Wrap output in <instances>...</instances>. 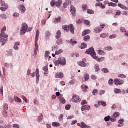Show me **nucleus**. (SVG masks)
Returning a JSON list of instances; mask_svg holds the SVG:
<instances>
[{"label":"nucleus","instance_id":"aec40b11","mask_svg":"<svg viewBox=\"0 0 128 128\" xmlns=\"http://www.w3.org/2000/svg\"><path fill=\"white\" fill-rule=\"evenodd\" d=\"M90 32V30H85L84 32L82 33V36H86V34H88Z\"/></svg>","mask_w":128,"mask_h":128},{"label":"nucleus","instance_id":"bb28decb","mask_svg":"<svg viewBox=\"0 0 128 128\" xmlns=\"http://www.w3.org/2000/svg\"><path fill=\"white\" fill-rule=\"evenodd\" d=\"M113 118H118L120 116V113L119 112H115L113 114Z\"/></svg>","mask_w":128,"mask_h":128},{"label":"nucleus","instance_id":"a211bd4d","mask_svg":"<svg viewBox=\"0 0 128 128\" xmlns=\"http://www.w3.org/2000/svg\"><path fill=\"white\" fill-rule=\"evenodd\" d=\"M62 4V0L57 1L56 2V6L58 8H60Z\"/></svg>","mask_w":128,"mask_h":128},{"label":"nucleus","instance_id":"680f3d73","mask_svg":"<svg viewBox=\"0 0 128 128\" xmlns=\"http://www.w3.org/2000/svg\"><path fill=\"white\" fill-rule=\"evenodd\" d=\"M38 42L36 40V44H35V48L36 50H38Z\"/></svg>","mask_w":128,"mask_h":128},{"label":"nucleus","instance_id":"0e129e2a","mask_svg":"<svg viewBox=\"0 0 128 128\" xmlns=\"http://www.w3.org/2000/svg\"><path fill=\"white\" fill-rule=\"evenodd\" d=\"M91 78L93 80H96L97 78V77L96 75H92L91 76Z\"/></svg>","mask_w":128,"mask_h":128},{"label":"nucleus","instance_id":"c85d7f7f","mask_svg":"<svg viewBox=\"0 0 128 128\" xmlns=\"http://www.w3.org/2000/svg\"><path fill=\"white\" fill-rule=\"evenodd\" d=\"M56 44L58 46H60V44H62V39L60 38V39H58V40L56 41Z\"/></svg>","mask_w":128,"mask_h":128},{"label":"nucleus","instance_id":"3c124183","mask_svg":"<svg viewBox=\"0 0 128 128\" xmlns=\"http://www.w3.org/2000/svg\"><path fill=\"white\" fill-rule=\"evenodd\" d=\"M84 24H87V26H90V22L88 20H84Z\"/></svg>","mask_w":128,"mask_h":128},{"label":"nucleus","instance_id":"37998d69","mask_svg":"<svg viewBox=\"0 0 128 128\" xmlns=\"http://www.w3.org/2000/svg\"><path fill=\"white\" fill-rule=\"evenodd\" d=\"M87 12L90 14H94V11L90 10H87Z\"/></svg>","mask_w":128,"mask_h":128},{"label":"nucleus","instance_id":"5fc2aeb1","mask_svg":"<svg viewBox=\"0 0 128 128\" xmlns=\"http://www.w3.org/2000/svg\"><path fill=\"white\" fill-rule=\"evenodd\" d=\"M98 90H94L92 92V94H94V96H96V94H98Z\"/></svg>","mask_w":128,"mask_h":128},{"label":"nucleus","instance_id":"423d86ee","mask_svg":"<svg viewBox=\"0 0 128 128\" xmlns=\"http://www.w3.org/2000/svg\"><path fill=\"white\" fill-rule=\"evenodd\" d=\"M72 102H75L76 104H78V102H82V100L80 97L78 96H73V98H72Z\"/></svg>","mask_w":128,"mask_h":128},{"label":"nucleus","instance_id":"603ef678","mask_svg":"<svg viewBox=\"0 0 128 128\" xmlns=\"http://www.w3.org/2000/svg\"><path fill=\"white\" fill-rule=\"evenodd\" d=\"M84 107L86 110H90V106H84Z\"/></svg>","mask_w":128,"mask_h":128},{"label":"nucleus","instance_id":"b1692460","mask_svg":"<svg viewBox=\"0 0 128 128\" xmlns=\"http://www.w3.org/2000/svg\"><path fill=\"white\" fill-rule=\"evenodd\" d=\"M40 36V30H38L36 32V40L38 42V37Z\"/></svg>","mask_w":128,"mask_h":128},{"label":"nucleus","instance_id":"ddd939ff","mask_svg":"<svg viewBox=\"0 0 128 128\" xmlns=\"http://www.w3.org/2000/svg\"><path fill=\"white\" fill-rule=\"evenodd\" d=\"M62 17L59 16L54 20V22L55 24H60V22H62Z\"/></svg>","mask_w":128,"mask_h":128},{"label":"nucleus","instance_id":"412c9836","mask_svg":"<svg viewBox=\"0 0 128 128\" xmlns=\"http://www.w3.org/2000/svg\"><path fill=\"white\" fill-rule=\"evenodd\" d=\"M84 78L86 82H88L90 80V74L87 73L84 74Z\"/></svg>","mask_w":128,"mask_h":128},{"label":"nucleus","instance_id":"c756f323","mask_svg":"<svg viewBox=\"0 0 128 128\" xmlns=\"http://www.w3.org/2000/svg\"><path fill=\"white\" fill-rule=\"evenodd\" d=\"M50 52L48 51H46L45 52V59L46 60H48V56H50Z\"/></svg>","mask_w":128,"mask_h":128},{"label":"nucleus","instance_id":"338daca9","mask_svg":"<svg viewBox=\"0 0 128 128\" xmlns=\"http://www.w3.org/2000/svg\"><path fill=\"white\" fill-rule=\"evenodd\" d=\"M116 34H112V36H110V40H112V38H116Z\"/></svg>","mask_w":128,"mask_h":128},{"label":"nucleus","instance_id":"bf43d9fd","mask_svg":"<svg viewBox=\"0 0 128 128\" xmlns=\"http://www.w3.org/2000/svg\"><path fill=\"white\" fill-rule=\"evenodd\" d=\"M13 16H14V18H18V16H20V14H18V13H14L13 14Z\"/></svg>","mask_w":128,"mask_h":128},{"label":"nucleus","instance_id":"052dcab7","mask_svg":"<svg viewBox=\"0 0 128 128\" xmlns=\"http://www.w3.org/2000/svg\"><path fill=\"white\" fill-rule=\"evenodd\" d=\"M112 13V10H107V12H106V14H110Z\"/></svg>","mask_w":128,"mask_h":128},{"label":"nucleus","instance_id":"69168bd1","mask_svg":"<svg viewBox=\"0 0 128 128\" xmlns=\"http://www.w3.org/2000/svg\"><path fill=\"white\" fill-rule=\"evenodd\" d=\"M124 122V119H121L118 121V124H122Z\"/></svg>","mask_w":128,"mask_h":128},{"label":"nucleus","instance_id":"c9c22d12","mask_svg":"<svg viewBox=\"0 0 128 128\" xmlns=\"http://www.w3.org/2000/svg\"><path fill=\"white\" fill-rule=\"evenodd\" d=\"M108 6H112L114 8L116 6V4L114 3V2H110L108 4Z\"/></svg>","mask_w":128,"mask_h":128},{"label":"nucleus","instance_id":"4468645a","mask_svg":"<svg viewBox=\"0 0 128 128\" xmlns=\"http://www.w3.org/2000/svg\"><path fill=\"white\" fill-rule=\"evenodd\" d=\"M104 57H102L101 58H98V57L96 56H94V60H97L98 62H104Z\"/></svg>","mask_w":128,"mask_h":128},{"label":"nucleus","instance_id":"72a5a7b5","mask_svg":"<svg viewBox=\"0 0 128 128\" xmlns=\"http://www.w3.org/2000/svg\"><path fill=\"white\" fill-rule=\"evenodd\" d=\"M98 104L100 106H106V102H102L100 101L98 102Z\"/></svg>","mask_w":128,"mask_h":128},{"label":"nucleus","instance_id":"473e14b6","mask_svg":"<svg viewBox=\"0 0 128 128\" xmlns=\"http://www.w3.org/2000/svg\"><path fill=\"white\" fill-rule=\"evenodd\" d=\"M52 126H56V127L58 128V126H60V123L55 122L52 123Z\"/></svg>","mask_w":128,"mask_h":128},{"label":"nucleus","instance_id":"f3484780","mask_svg":"<svg viewBox=\"0 0 128 128\" xmlns=\"http://www.w3.org/2000/svg\"><path fill=\"white\" fill-rule=\"evenodd\" d=\"M56 78H64V74L62 72H60L56 74Z\"/></svg>","mask_w":128,"mask_h":128},{"label":"nucleus","instance_id":"6e6552de","mask_svg":"<svg viewBox=\"0 0 128 128\" xmlns=\"http://www.w3.org/2000/svg\"><path fill=\"white\" fill-rule=\"evenodd\" d=\"M70 12L72 13V16H76V8L72 6L70 8Z\"/></svg>","mask_w":128,"mask_h":128},{"label":"nucleus","instance_id":"13d9d810","mask_svg":"<svg viewBox=\"0 0 128 128\" xmlns=\"http://www.w3.org/2000/svg\"><path fill=\"white\" fill-rule=\"evenodd\" d=\"M7 110H4L3 112V116L6 118V116H8V112H6Z\"/></svg>","mask_w":128,"mask_h":128},{"label":"nucleus","instance_id":"58836bf2","mask_svg":"<svg viewBox=\"0 0 128 128\" xmlns=\"http://www.w3.org/2000/svg\"><path fill=\"white\" fill-rule=\"evenodd\" d=\"M64 52V50H60L56 52V54L58 56V54H62Z\"/></svg>","mask_w":128,"mask_h":128},{"label":"nucleus","instance_id":"9b49d317","mask_svg":"<svg viewBox=\"0 0 128 128\" xmlns=\"http://www.w3.org/2000/svg\"><path fill=\"white\" fill-rule=\"evenodd\" d=\"M20 46V42H16L14 46V50H18V46Z\"/></svg>","mask_w":128,"mask_h":128},{"label":"nucleus","instance_id":"dca6fc26","mask_svg":"<svg viewBox=\"0 0 128 128\" xmlns=\"http://www.w3.org/2000/svg\"><path fill=\"white\" fill-rule=\"evenodd\" d=\"M118 6H119V8H122V10H128V7H126L125 6L122 5L120 4H118Z\"/></svg>","mask_w":128,"mask_h":128},{"label":"nucleus","instance_id":"0eeeda50","mask_svg":"<svg viewBox=\"0 0 128 128\" xmlns=\"http://www.w3.org/2000/svg\"><path fill=\"white\" fill-rule=\"evenodd\" d=\"M106 28V25H100V27H98L95 28L94 30L96 34H100Z\"/></svg>","mask_w":128,"mask_h":128},{"label":"nucleus","instance_id":"393cba45","mask_svg":"<svg viewBox=\"0 0 128 128\" xmlns=\"http://www.w3.org/2000/svg\"><path fill=\"white\" fill-rule=\"evenodd\" d=\"M59 100L61 104H64L66 102V99H64V98H60Z\"/></svg>","mask_w":128,"mask_h":128},{"label":"nucleus","instance_id":"f257e3e1","mask_svg":"<svg viewBox=\"0 0 128 128\" xmlns=\"http://www.w3.org/2000/svg\"><path fill=\"white\" fill-rule=\"evenodd\" d=\"M6 30V27L4 26L1 30V34H0V42H2V46H4L8 42V36L4 32Z\"/></svg>","mask_w":128,"mask_h":128},{"label":"nucleus","instance_id":"cd10ccee","mask_svg":"<svg viewBox=\"0 0 128 128\" xmlns=\"http://www.w3.org/2000/svg\"><path fill=\"white\" fill-rule=\"evenodd\" d=\"M78 44V42H76V41H74L72 39H71L70 40V44H71L72 46H74V44Z\"/></svg>","mask_w":128,"mask_h":128},{"label":"nucleus","instance_id":"6e6d98bb","mask_svg":"<svg viewBox=\"0 0 128 128\" xmlns=\"http://www.w3.org/2000/svg\"><path fill=\"white\" fill-rule=\"evenodd\" d=\"M110 120V116H108L104 118L105 122H109Z\"/></svg>","mask_w":128,"mask_h":128},{"label":"nucleus","instance_id":"4d7b16f0","mask_svg":"<svg viewBox=\"0 0 128 128\" xmlns=\"http://www.w3.org/2000/svg\"><path fill=\"white\" fill-rule=\"evenodd\" d=\"M1 18H2L3 20H6V15L4 14H2L0 16Z\"/></svg>","mask_w":128,"mask_h":128},{"label":"nucleus","instance_id":"f8f14e48","mask_svg":"<svg viewBox=\"0 0 128 128\" xmlns=\"http://www.w3.org/2000/svg\"><path fill=\"white\" fill-rule=\"evenodd\" d=\"M62 38V32L60 30H58L56 32V40H60V38Z\"/></svg>","mask_w":128,"mask_h":128},{"label":"nucleus","instance_id":"a19ab883","mask_svg":"<svg viewBox=\"0 0 128 128\" xmlns=\"http://www.w3.org/2000/svg\"><path fill=\"white\" fill-rule=\"evenodd\" d=\"M8 6H4V7H1L0 10L2 12H6L8 10Z\"/></svg>","mask_w":128,"mask_h":128},{"label":"nucleus","instance_id":"4c0bfd02","mask_svg":"<svg viewBox=\"0 0 128 128\" xmlns=\"http://www.w3.org/2000/svg\"><path fill=\"white\" fill-rule=\"evenodd\" d=\"M102 72H104V74H108V73L110 72V71L106 68H104L102 69Z\"/></svg>","mask_w":128,"mask_h":128},{"label":"nucleus","instance_id":"a878e982","mask_svg":"<svg viewBox=\"0 0 128 128\" xmlns=\"http://www.w3.org/2000/svg\"><path fill=\"white\" fill-rule=\"evenodd\" d=\"M81 128H88V126L86 125V123H84V122H82L81 123Z\"/></svg>","mask_w":128,"mask_h":128},{"label":"nucleus","instance_id":"20e7f679","mask_svg":"<svg viewBox=\"0 0 128 128\" xmlns=\"http://www.w3.org/2000/svg\"><path fill=\"white\" fill-rule=\"evenodd\" d=\"M86 52L88 54H90L93 58H94V56H96V54L94 52V49L92 48H90L88 50H87Z\"/></svg>","mask_w":128,"mask_h":128},{"label":"nucleus","instance_id":"49530a36","mask_svg":"<svg viewBox=\"0 0 128 128\" xmlns=\"http://www.w3.org/2000/svg\"><path fill=\"white\" fill-rule=\"evenodd\" d=\"M22 98H23L24 102H26V104H28V100L24 96H22Z\"/></svg>","mask_w":128,"mask_h":128},{"label":"nucleus","instance_id":"f03ea898","mask_svg":"<svg viewBox=\"0 0 128 128\" xmlns=\"http://www.w3.org/2000/svg\"><path fill=\"white\" fill-rule=\"evenodd\" d=\"M62 28L63 30H64L65 32H69L70 30V32L73 34H74V25H72V24H70L69 26H68V25L63 26Z\"/></svg>","mask_w":128,"mask_h":128},{"label":"nucleus","instance_id":"4be33fe9","mask_svg":"<svg viewBox=\"0 0 128 128\" xmlns=\"http://www.w3.org/2000/svg\"><path fill=\"white\" fill-rule=\"evenodd\" d=\"M81 88L83 92H86V90H88V86L86 85H82L81 86Z\"/></svg>","mask_w":128,"mask_h":128},{"label":"nucleus","instance_id":"7c9ffc66","mask_svg":"<svg viewBox=\"0 0 128 128\" xmlns=\"http://www.w3.org/2000/svg\"><path fill=\"white\" fill-rule=\"evenodd\" d=\"M14 100L16 102H22V100L20 98H18V96H15Z\"/></svg>","mask_w":128,"mask_h":128},{"label":"nucleus","instance_id":"9d476101","mask_svg":"<svg viewBox=\"0 0 128 128\" xmlns=\"http://www.w3.org/2000/svg\"><path fill=\"white\" fill-rule=\"evenodd\" d=\"M116 86H120V84H124V81L120 80V79H116L114 80Z\"/></svg>","mask_w":128,"mask_h":128},{"label":"nucleus","instance_id":"5701e85b","mask_svg":"<svg viewBox=\"0 0 128 128\" xmlns=\"http://www.w3.org/2000/svg\"><path fill=\"white\" fill-rule=\"evenodd\" d=\"M87 47H88L87 44L85 43H82L80 47V48H81V50H84V48H86Z\"/></svg>","mask_w":128,"mask_h":128},{"label":"nucleus","instance_id":"2f4dec72","mask_svg":"<svg viewBox=\"0 0 128 128\" xmlns=\"http://www.w3.org/2000/svg\"><path fill=\"white\" fill-rule=\"evenodd\" d=\"M108 36V34H102L100 37L102 38H106Z\"/></svg>","mask_w":128,"mask_h":128},{"label":"nucleus","instance_id":"6ab92c4d","mask_svg":"<svg viewBox=\"0 0 128 128\" xmlns=\"http://www.w3.org/2000/svg\"><path fill=\"white\" fill-rule=\"evenodd\" d=\"M52 34H50V32H47L45 34L46 38L47 40H50V38Z\"/></svg>","mask_w":128,"mask_h":128},{"label":"nucleus","instance_id":"09e8293b","mask_svg":"<svg viewBox=\"0 0 128 128\" xmlns=\"http://www.w3.org/2000/svg\"><path fill=\"white\" fill-rule=\"evenodd\" d=\"M121 32H126V30L124 28L122 27L120 30Z\"/></svg>","mask_w":128,"mask_h":128},{"label":"nucleus","instance_id":"8fccbe9b","mask_svg":"<svg viewBox=\"0 0 128 128\" xmlns=\"http://www.w3.org/2000/svg\"><path fill=\"white\" fill-rule=\"evenodd\" d=\"M115 93L116 94H120V92H122V90H120V89H115Z\"/></svg>","mask_w":128,"mask_h":128},{"label":"nucleus","instance_id":"ea45409f","mask_svg":"<svg viewBox=\"0 0 128 128\" xmlns=\"http://www.w3.org/2000/svg\"><path fill=\"white\" fill-rule=\"evenodd\" d=\"M90 39V36H87L84 38V42H88L89 40Z\"/></svg>","mask_w":128,"mask_h":128},{"label":"nucleus","instance_id":"de8ad7c7","mask_svg":"<svg viewBox=\"0 0 128 128\" xmlns=\"http://www.w3.org/2000/svg\"><path fill=\"white\" fill-rule=\"evenodd\" d=\"M118 78H126V76L124 74H120Z\"/></svg>","mask_w":128,"mask_h":128},{"label":"nucleus","instance_id":"39448f33","mask_svg":"<svg viewBox=\"0 0 128 128\" xmlns=\"http://www.w3.org/2000/svg\"><path fill=\"white\" fill-rule=\"evenodd\" d=\"M58 62L61 66H66V60L64 58H59L58 59Z\"/></svg>","mask_w":128,"mask_h":128},{"label":"nucleus","instance_id":"f704fd0d","mask_svg":"<svg viewBox=\"0 0 128 128\" xmlns=\"http://www.w3.org/2000/svg\"><path fill=\"white\" fill-rule=\"evenodd\" d=\"M96 72H100V66L98 64H96L94 66Z\"/></svg>","mask_w":128,"mask_h":128},{"label":"nucleus","instance_id":"774afa93","mask_svg":"<svg viewBox=\"0 0 128 128\" xmlns=\"http://www.w3.org/2000/svg\"><path fill=\"white\" fill-rule=\"evenodd\" d=\"M37 82L40 80V74H36Z\"/></svg>","mask_w":128,"mask_h":128},{"label":"nucleus","instance_id":"864d4df0","mask_svg":"<svg viewBox=\"0 0 128 128\" xmlns=\"http://www.w3.org/2000/svg\"><path fill=\"white\" fill-rule=\"evenodd\" d=\"M8 110V104H5L4 105V110Z\"/></svg>","mask_w":128,"mask_h":128},{"label":"nucleus","instance_id":"79ce46f5","mask_svg":"<svg viewBox=\"0 0 128 128\" xmlns=\"http://www.w3.org/2000/svg\"><path fill=\"white\" fill-rule=\"evenodd\" d=\"M56 1L54 0H52L51 2H50V6H52V8H54V6H56Z\"/></svg>","mask_w":128,"mask_h":128},{"label":"nucleus","instance_id":"e433bc0d","mask_svg":"<svg viewBox=\"0 0 128 128\" xmlns=\"http://www.w3.org/2000/svg\"><path fill=\"white\" fill-rule=\"evenodd\" d=\"M82 8H83V11L86 12L88 10V5L86 4H83L82 6Z\"/></svg>","mask_w":128,"mask_h":128},{"label":"nucleus","instance_id":"c03bdc74","mask_svg":"<svg viewBox=\"0 0 128 128\" xmlns=\"http://www.w3.org/2000/svg\"><path fill=\"white\" fill-rule=\"evenodd\" d=\"M98 54H100V56H104V54H106V52H104V51L102 50H100L98 51Z\"/></svg>","mask_w":128,"mask_h":128},{"label":"nucleus","instance_id":"2eb2a0df","mask_svg":"<svg viewBox=\"0 0 128 128\" xmlns=\"http://www.w3.org/2000/svg\"><path fill=\"white\" fill-rule=\"evenodd\" d=\"M19 9L21 10L22 12H23V14L26 12V7H24V5H20L19 6Z\"/></svg>","mask_w":128,"mask_h":128},{"label":"nucleus","instance_id":"1a4fd4ad","mask_svg":"<svg viewBox=\"0 0 128 128\" xmlns=\"http://www.w3.org/2000/svg\"><path fill=\"white\" fill-rule=\"evenodd\" d=\"M86 62V59H83L82 62H80L79 66H82V68H86L88 64Z\"/></svg>","mask_w":128,"mask_h":128},{"label":"nucleus","instance_id":"a18cd8bd","mask_svg":"<svg viewBox=\"0 0 128 128\" xmlns=\"http://www.w3.org/2000/svg\"><path fill=\"white\" fill-rule=\"evenodd\" d=\"M114 80L112 79H110L108 81V84H110V86H112V84H114Z\"/></svg>","mask_w":128,"mask_h":128},{"label":"nucleus","instance_id":"e2e57ef3","mask_svg":"<svg viewBox=\"0 0 128 128\" xmlns=\"http://www.w3.org/2000/svg\"><path fill=\"white\" fill-rule=\"evenodd\" d=\"M43 70H44V72H48V68L46 66H44L43 68Z\"/></svg>","mask_w":128,"mask_h":128},{"label":"nucleus","instance_id":"7ed1b4c3","mask_svg":"<svg viewBox=\"0 0 128 128\" xmlns=\"http://www.w3.org/2000/svg\"><path fill=\"white\" fill-rule=\"evenodd\" d=\"M28 24H23L22 25V28L20 30V34L22 36H24V34H26V31L28 30Z\"/></svg>","mask_w":128,"mask_h":128}]
</instances>
